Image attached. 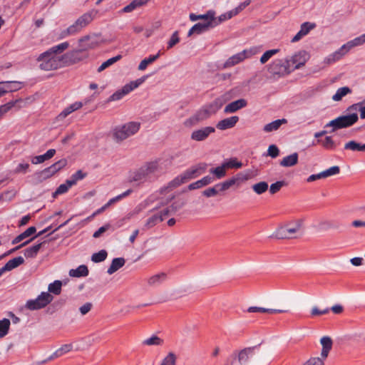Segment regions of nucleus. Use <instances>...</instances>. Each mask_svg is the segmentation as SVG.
Masks as SVG:
<instances>
[{
	"label": "nucleus",
	"mask_w": 365,
	"mask_h": 365,
	"mask_svg": "<svg viewBox=\"0 0 365 365\" xmlns=\"http://www.w3.org/2000/svg\"><path fill=\"white\" fill-rule=\"evenodd\" d=\"M287 122V120L285 118L275 120L269 123L266 124L263 128V130L265 133H270L277 130L282 124H285Z\"/></svg>",
	"instance_id": "obj_26"
},
{
	"label": "nucleus",
	"mask_w": 365,
	"mask_h": 365,
	"mask_svg": "<svg viewBox=\"0 0 365 365\" xmlns=\"http://www.w3.org/2000/svg\"><path fill=\"white\" fill-rule=\"evenodd\" d=\"M287 185V183L285 181H277L274 183H272L269 187V192L272 195H274L277 192H278L281 188L284 186Z\"/></svg>",
	"instance_id": "obj_64"
},
{
	"label": "nucleus",
	"mask_w": 365,
	"mask_h": 365,
	"mask_svg": "<svg viewBox=\"0 0 365 365\" xmlns=\"http://www.w3.org/2000/svg\"><path fill=\"white\" fill-rule=\"evenodd\" d=\"M247 312L250 313L252 312H261V313H269V314H277L286 312L287 310L279 309H269L259 307H250L247 309Z\"/></svg>",
	"instance_id": "obj_30"
},
{
	"label": "nucleus",
	"mask_w": 365,
	"mask_h": 365,
	"mask_svg": "<svg viewBox=\"0 0 365 365\" xmlns=\"http://www.w3.org/2000/svg\"><path fill=\"white\" fill-rule=\"evenodd\" d=\"M67 165V160L65 158L61 159L55 163L52 164L51 166L48 167L53 175H54L57 172L61 170Z\"/></svg>",
	"instance_id": "obj_47"
},
{
	"label": "nucleus",
	"mask_w": 365,
	"mask_h": 365,
	"mask_svg": "<svg viewBox=\"0 0 365 365\" xmlns=\"http://www.w3.org/2000/svg\"><path fill=\"white\" fill-rule=\"evenodd\" d=\"M67 165V160L65 158L61 159L55 163L52 164L51 166L48 167L53 175H54L57 172L61 170Z\"/></svg>",
	"instance_id": "obj_45"
},
{
	"label": "nucleus",
	"mask_w": 365,
	"mask_h": 365,
	"mask_svg": "<svg viewBox=\"0 0 365 365\" xmlns=\"http://www.w3.org/2000/svg\"><path fill=\"white\" fill-rule=\"evenodd\" d=\"M86 176V173H83L82 170H79L76 171L74 174H73L71 177L68 180L70 184L74 185L78 180L83 179Z\"/></svg>",
	"instance_id": "obj_61"
},
{
	"label": "nucleus",
	"mask_w": 365,
	"mask_h": 365,
	"mask_svg": "<svg viewBox=\"0 0 365 365\" xmlns=\"http://www.w3.org/2000/svg\"><path fill=\"white\" fill-rule=\"evenodd\" d=\"M317 142L321 143L324 148L328 150H334L336 146L331 136H327L324 140L318 139Z\"/></svg>",
	"instance_id": "obj_52"
},
{
	"label": "nucleus",
	"mask_w": 365,
	"mask_h": 365,
	"mask_svg": "<svg viewBox=\"0 0 365 365\" xmlns=\"http://www.w3.org/2000/svg\"><path fill=\"white\" fill-rule=\"evenodd\" d=\"M187 201L185 199L179 198L174 201L172 205L170 206L171 207L172 213H175L178 210H180L182 207L185 206Z\"/></svg>",
	"instance_id": "obj_62"
},
{
	"label": "nucleus",
	"mask_w": 365,
	"mask_h": 365,
	"mask_svg": "<svg viewBox=\"0 0 365 365\" xmlns=\"http://www.w3.org/2000/svg\"><path fill=\"white\" fill-rule=\"evenodd\" d=\"M298 154L294 153L292 155L284 157L280 162V165L282 167H292L298 163Z\"/></svg>",
	"instance_id": "obj_31"
},
{
	"label": "nucleus",
	"mask_w": 365,
	"mask_h": 365,
	"mask_svg": "<svg viewBox=\"0 0 365 365\" xmlns=\"http://www.w3.org/2000/svg\"><path fill=\"white\" fill-rule=\"evenodd\" d=\"M247 104L245 99L241 98L227 105L224 109L225 113H231L237 111L238 110L245 108Z\"/></svg>",
	"instance_id": "obj_19"
},
{
	"label": "nucleus",
	"mask_w": 365,
	"mask_h": 365,
	"mask_svg": "<svg viewBox=\"0 0 365 365\" xmlns=\"http://www.w3.org/2000/svg\"><path fill=\"white\" fill-rule=\"evenodd\" d=\"M303 225V220L297 219L279 227L274 236L278 240L297 239L302 236L301 229Z\"/></svg>",
	"instance_id": "obj_4"
},
{
	"label": "nucleus",
	"mask_w": 365,
	"mask_h": 365,
	"mask_svg": "<svg viewBox=\"0 0 365 365\" xmlns=\"http://www.w3.org/2000/svg\"><path fill=\"white\" fill-rule=\"evenodd\" d=\"M201 167H193L188 170H187L183 174V178L186 180V181L196 178L200 175V170Z\"/></svg>",
	"instance_id": "obj_50"
},
{
	"label": "nucleus",
	"mask_w": 365,
	"mask_h": 365,
	"mask_svg": "<svg viewBox=\"0 0 365 365\" xmlns=\"http://www.w3.org/2000/svg\"><path fill=\"white\" fill-rule=\"evenodd\" d=\"M364 43H365V34L354 38L351 41H348L346 43H345L342 46V48L345 49V51L347 53L352 48L363 45Z\"/></svg>",
	"instance_id": "obj_22"
},
{
	"label": "nucleus",
	"mask_w": 365,
	"mask_h": 365,
	"mask_svg": "<svg viewBox=\"0 0 365 365\" xmlns=\"http://www.w3.org/2000/svg\"><path fill=\"white\" fill-rule=\"evenodd\" d=\"M62 282L60 280H56L48 285V291L54 294H59L61 291Z\"/></svg>",
	"instance_id": "obj_60"
},
{
	"label": "nucleus",
	"mask_w": 365,
	"mask_h": 365,
	"mask_svg": "<svg viewBox=\"0 0 365 365\" xmlns=\"http://www.w3.org/2000/svg\"><path fill=\"white\" fill-rule=\"evenodd\" d=\"M69 44L68 42L61 43L57 46H54L46 51L40 54L37 58V61L40 62L39 68L43 71H51L57 69L62 66L63 58H69L71 60L76 58L78 53V51H73L71 53H66L63 57L57 56V53H60L68 48Z\"/></svg>",
	"instance_id": "obj_2"
},
{
	"label": "nucleus",
	"mask_w": 365,
	"mask_h": 365,
	"mask_svg": "<svg viewBox=\"0 0 365 365\" xmlns=\"http://www.w3.org/2000/svg\"><path fill=\"white\" fill-rule=\"evenodd\" d=\"M67 165V160L65 158L61 159L55 163L52 164L51 166L48 167L53 175H54L57 172L61 170Z\"/></svg>",
	"instance_id": "obj_48"
},
{
	"label": "nucleus",
	"mask_w": 365,
	"mask_h": 365,
	"mask_svg": "<svg viewBox=\"0 0 365 365\" xmlns=\"http://www.w3.org/2000/svg\"><path fill=\"white\" fill-rule=\"evenodd\" d=\"M166 279L167 274L165 272H160L148 277L146 280L147 285L149 287H157L163 284V282H164Z\"/></svg>",
	"instance_id": "obj_17"
},
{
	"label": "nucleus",
	"mask_w": 365,
	"mask_h": 365,
	"mask_svg": "<svg viewBox=\"0 0 365 365\" xmlns=\"http://www.w3.org/2000/svg\"><path fill=\"white\" fill-rule=\"evenodd\" d=\"M71 186H73L72 184H70L68 180H66L65 183L60 185L57 187L56 191L53 193V197H56L58 195L66 193Z\"/></svg>",
	"instance_id": "obj_59"
},
{
	"label": "nucleus",
	"mask_w": 365,
	"mask_h": 365,
	"mask_svg": "<svg viewBox=\"0 0 365 365\" xmlns=\"http://www.w3.org/2000/svg\"><path fill=\"white\" fill-rule=\"evenodd\" d=\"M170 165L171 160L170 159L159 158L147 162L139 168L130 172L128 182L138 187L146 182H153Z\"/></svg>",
	"instance_id": "obj_1"
},
{
	"label": "nucleus",
	"mask_w": 365,
	"mask_h": 365,
	"mask_svg": "<svg viewBox=\"0 0 365 365\" xmlns=\"http://www.w3.org/2000/svg\"><path fill=\"white\" fill-rule=\"evenodd\" d=\"M1 83H4L3 87H4L6 93L16 91L21 88V83L19 81H4Z\"/></svg>",
	"instance_id": "obj_42"
},
{
	"label": "nucleus",
	"mask_w": 365,
	"mask_h": 365,
	"mask_svg": "<svg viewBox=\"0 0 365 365\" xmlns=\"http://www.w3.org/2000/svg\"><path fill=\"white\" fill-rule=\"evenodd\" d=\"M142 344L146 346H161L163 344V339L156 335H153L143 341Z\"/></svg>",
	"instance_id": "obj_51"
},
{
	"label": "nucleus",
	"mask_w": 365,
	"mask_h": 365,
	"mask_svg": "<svg viewBox=\"0 0 365 365\" xmlns=\"http://www.w3.org/2000/svg\"><path fill=\"white\" fill-rule=\"evenodd\" d=\"M268 183L265 181L259 182L252 186V189L257 195H262L264 193L268 190Z\"/></svg>",
	"instance_id": "obj_44"
},
{
	"label": "nucleus",
	"mask_w": 365,
	"mask_h": 365,
	"mask_svg": "<svg viewBox=\"0 0 365 365\" xmlns=\"http://www.w3.org/2000/svg\"><path fill=\"white\" fill-rule=\"evenodd\" d=\"M213 25L211 23V21L207 22H200L197 24H195L188 31L187 36H190L194 34H202L207 31H208L210 29H212Z\"/></svg>",
	"instance_id": "obj_14"
},
{
	"label": "nucleus",
	"mask_w": 365,
	"mask_h": 365,
	"mask_svg": "<svg viewBox=\"0 0 365 365\" xmlns=\"http://www.w3.org/2000/svg\"><path fill=\"white\" fill-rule=\"evenodd\" d=\"M125 263V260L123 257L114 258L110 266L108 267L107 272L109 274H112L118 270L120 268L124 266Z\"/></svg>",
	"instance_id": "obj_29"
},
{
	"label": "nucleus",
	"mask_w": 365,
	"mask_h": 365,
	"mask_svg": "<svg viewBox=\"0 0 365 365\" xmlns=\"http://www.w3.org/2000/svg\"><path fill=\"white\" fill-rule=\"evenodd\" d=\"M140 129V123L129 122L122 125L116 126L113 130V138L116 143H121L135 134Z\"/></svg>",
	"instance_id": "obj_6"
},
{
	"label": "nucleus",
	"mask_w": 365,
	"mask_h": 365,
	"mask_svg": "<svg viewBox=\"0 0 365 365\" xmlns=\"http://www.w3.org/2000/svg\"><path fill=\"white\" fill-rule=\"evenodd\" d=\"M46 243V242H42L38 244H36L31 247H29L24 250V255L26 258H35L41 247Z\"/></svg>",
	"instance_id": "obj_27"
},
{
	"label": "nucleus",
	"mask_w": 365,
	"mask_h": 365,
	"mask_svg": "<svg viewBox=\"0 0 365 365\" xmlns=\"http://www.w3.org/2000/svg\"><path fill=\"white\" fill-rule=\"evenodd\" d=\"M351 93V90L347 86L339 88L337 89L336 93L332 96V100L334 101H339L344 96Z\"/></svg>",
	"instance_id": "obj_49"
},
{
	"label": "nucleus",
	"mask_w": 365,
	"mask_h": 365,
	"mask_svg": "<svg viewBox=\"0 0 365 365\" xmlns=\"http://www.w3.org/2000/svg\"><path fill=\"white\" fill-rule=\"evenodd\" d=\"M358 120L359 116L356 113L343 115L329 121L325 125V128L331 127V131L334 132L339 129L349 128L356 123Z\"/></svg>",
	"instance_id": "obj_7"
},
{
	"label": "nucleus",
	"mask_w": 365,
	"mask_h": 365,
	"mask_svg": "<svg viewBox=\"0 0 365 365\" xmlns=\"http://www.w3.org/2000/svg\"><path fill=\"white\" fill-rule=\"evenodd\" d=\"M34 176L38 182H42L52 177L53 174L51 173L48 168H46L41 171L35 173Z\"/></svg>",
	"instance_id": "obj_43"
},
{
	"label": "nucleus",
	"mask_w": 365,
	"mask_h": 365,
	"mask_svg": "<svg viewBox=\"0 0 365 365\" xmlns=\"http://www.w3.org/2000/svg\"><path fill=\"white\" fill-rule=\"evenodd\" d=\"M69 275L73 277H86L88 275V269L87 266L82 264L75 269H71L69 271Z\"/></svg>",
	"instance_id": "obj_34"
},
{
	"label": "nucleus",
	"mask_w": 365,
	"mask_h": 365,
	"mask_svg": "<svg viewBox=\"0 0 365 365\" xmlns=\"http://www.w3.org/2000/svg\"><path fill=\"white\" fill-rule=\"evenodd\" d=\"M163 221L162 216L159 215L158 214H155L150 217L145 222L144 225V229L148 230L155 225H156L158 223Z\"/></svg>",
	"instance_id": "obj_41"
},
{
	"label": "nucleus",
	"mask_w": 365,
	"mask_h": 365,
	"mask_svg": "<svg viewBox=\"0 0 365 365\" xmlns=\"http://www.w3.org/2000/svg\"><path fill=\"white\" fill-rule=\"evenodd\" d=\"M309 58V54L306 51H299L294 54L289 60V64L294 66V69H299L303 66Z\"/></svg>",
	"instance_id": "obj_11"
},
{
	"label": "nucleus",
	"mask_w": 365,
	"mask_h": 365,
	"mask_svg": "<svg viewBox=\"0 0 365 365\" xmlns=\"http://www.w3.org/2000/svg\"><path fill=\"white\" fill-rule=\"evenodd\" d=\"M239 120V117L234 115L220 120L216 127L217 129L225 130L233 128Z\"/></svg>",
	"instance_id": "obj_18"
},
{
	"label": "nucleus",
	"mask_w": 365,
	"mask_h": 365,
	"mask_svg": "<svg viewBox=\"0 0 365 365\" xmlns=\"http://www.w3.org/2000/svg\"><path fill=\"white\" fill-rule=\"evenodd\" d=\"M67 165V160L65 158L61 159L55 163L52 164L51 166L48 167L53 175H54L57 172L61 170Z\"/></svg>",
	"instance_id": "obj_46"
},
{
	"label": "nucleus",
	"mask_w": 365,
	"mask_h": 365,
	"mask_svg": "<svg viewBox=\"0 0 365 365\" xmlns=\"http://www.w3.org/2000/svg\"><path fill=\"white\" fill-rule=\"evenodd\" d=\"M292 70L290 69L289 60L276 59L268 68L269 73L274 77H281L289 74Z\"/></svg>",
	"instance_id": "obj_8"
},
{
	"label": "nucleus",
	"mask_w": 365,
	"mask_h": 365,
	"mask_svg": "<svg viewBox=\"0 0 365 365\" xmlns=\"http://www.w3.org/2000/svg\"><path fill=\"white\" fill-rule=\"evenodd\" d=\"M320 343L322 346L321 356L322 358L327 359L329 351H331L333 345V341L331 337L325 336L321 338Z\"/></svg>",
	"instance_id": "obj_20"
},
{
	"label": "nucleus",
	"mask_w": 365,
	"mask_h": 365,
	"mask_svg": "<svg viewBox=\"0 0 365 365\" xmlns=\"http://www.w3.org/2000/svg\"><path fill=\"white\" fill-rule=\"evenodd\" d=\"M262 356V351L259 345L245 348L232 354L239 365H258Z\"/></svg>",
	"instance_id": "obj_3"
},
{
	"label": "nucleus",
	"mask_w": 365,
	"mask_h": 365,
	"mask_svg": "<svg viewBox=\"0 0 365 365\" xmlns=\"http://www.w3.org/2000/svg\"><path fill=\"white\" fill-rule=\"evenodd\" d=\"M53 296L48 292H42L36 299L27 301L26 307L29 310H38L47 306L52 300Z\"/></svg>",
	"instance_id": "obj_10"
},
{
	"label": "nucleus",
	"mask_w": 365,
	"mask_h": 365,
	"mask_svg": "<svg viewBox=\"0 0 365 365\" xmlns=\"http://www.w3.org/2000/svg\"><path fill=\"white\" fill-rule=\"evenodd\" d=\"M146 78V76H143L136 81H131L129 83L125 84L121 89L116 91L113 94H112L108 98L106 102L109 103L121 99L124 96L128 94L130 92L141 85L145 81Z\"/></svg>",
	"instance_id": "obj_9"
},
{
	"label": "nucleus",
	"mask_w": 365,
	"mask_h": 365,
	"mask_svg": "<svg viewBox=\"0 0 365 365\" xmlns=\"http://www.w3.org/2000/svg\"><path fill=\"white\" fill-rule=\"evenodd\" d=\"M83 106L81 102H75L74 103L70 105L67 108H64L63 111L58 115V120H63L66 117H67L69 114L73 113L75 110H78Z\"/></svg>",
	"instance_id": "obj_24"
},
{
	"label": "nucleus",
	"mask_w": 365,
	"mask_h": 365,
	"mask_svg": "<svg viewBox=\"0 0 365 365\" xmlns=\"http://www.w3.org/2000/svg\"><path fill=\"white\" fill-rule=\"evenodd\" d=\"M108 256L106 250H101L98 252L94 253L91 256V260L95 263L103 262Z\"/></svg>",
	"instance_id": "obj_58"
},
{
	"label": "nucleus",
	"mask_w": 365,
	"mask_h": 365,
	"mask_svg": "<svg viewBox=\"0 0 365 365\" xmlns=\"http://www.w3.org/2000/svg\"><path fill=\"white\" fill-rule=\"evenodd\" d=\"M186 181L185 179L183 178V174L176 177L173 180H171L167 185L162 187L159 190L160 194L163 195L165 192H170L174 188L180 186V185L185 183Z\"/></svg>",
	"instance_id": "obj_15"
},
{
	"label": "nucleus",
	"mask_w": 365,
	"mask_h": 365,
	"mask_svg": "<svg viewBox=\"0 0 365 365\" xmlns=\"http://www.w3.org/2000/svg\"><path fill=\"white\" fill-rule=\"evenodd\" d=\"M346 53V51H345V49H343L342 46H341L339 50H337L336 51H335L333 53L328 56L324 59V62L327 64L332 63L335 62L336 61L339 60Z\"/></svg>",
	"instance_id": "obj_35"
},
{
	"label": "nucleus",
	"mask_w": 365,
	"mask_h": 365,
	"mask_svg": "<svg viewBox=\"0 0 365 365\" xmlns=\"http://www.w3.org/2000/svg\"><path fill=\"white\" fill-rule=\"evenodd\" d=\"M122 58V56L121 55H118L116 56H114L113 58H110L109 59H108L107 61H106L105 62H103L98 68V72H102L103 71H104L106 68H108L109 66H110L111 65H113V63H115V62H117L118 61L120 60Z\"/></svg>",
	"instance_id": "obj_54"
},
{
	"label": "nucleus",
	"mask_w": 365,
	"mask_h": 365,
	"mask_svg": "<svg viewBox=\"0 0 365 365\" xmlns=\"http://www.w3.org/2000/svg\"><path fill=\"white\" fill-rule=\"evenodd\" d=\"M81 29L80 27L76 24V21L73 24L70 26L68 28H67L66 30H63L61 33V38H64L69 35H73L78 32H79Z\"/></svg>",
	"instance_id": "obj_56"
},
{
	"label": "nucleus",
	"mask_w": 365,
	"mask_h": 365,
	"mask_svg": "<svg viewBox=\"0 0 365 365\" xmlns=\"http://www.w3.org/2000/svg\"><path fill=\"white\" fill-rule=\"evenodd\" d=\"M24 263V259L21 257H14L12 259L9 260L4 267L1 268L3 269L4 272H8L11 271L17 267H19L21 264H23Z\"/></svg>",
	"instance_id": "obj_21"
},
{
	"label": "nucleus",
	"mask_w": 365,
	"mask_h": 365,
	"mask_svg": "<svg viewBox=\"0 0 365 365\" xmlns=\"http://www.w3.org/2000/svg\"><path fill=\"white\" fill-rule=\"evenodd\" d=\"M210 173L213 174L216 179H221L226 175V168L222 163L220 166L210 169Z\"/></svg>",
	"instance_id": "obj_53"
},
{
	"label": "nucleus",
	"mask_w": 365,
	"mask_h": 365,
	"mask_svg": "<svg viewBox=\"0 0 365 365\" xmlns=\"http://www.w3.org/2000/svg\"><path fill=\"white\" fill-rule=\"evenodd\" d=\"M189 18L190 21H195L197 20H203V22H207L211 21V19L213 18V10L207 11L205 14L197 15L195 14L191 13L189 15Z\"/></svg>",
	"instance_id": "obj_33"
},
{
	"label": "nucleus",
	"mask_w": 365,
	"mask_h": 365,
	"mask_svg": "<svg viewBox=\"0 0 365 365\" xmlns=\"http://www.w3.org/2000/svg\"><path fill=\"white\" fill-rule=\"evenodd\" d=\"M215 132V128L212 126H206L195 130L190 135V138L195 141L205 140L211 133Z\"/></svg>",
	"instance_id": "obj_12"
},
{
	"label": "nucleus",
	"mask_w": 365,
	"mask_h": 365,
	"mask_svg": "<svg viewBox=\"0 0 365 365\" xmlns=\"http://www.w3.org/2000/svg\"><path fill=\"white\" fill-rule=\"evenodd\" d=\"M222 104L223 103L221 99H215L212 103L202 107L195 115L191 116L186 121V125L189 123L190 125H195L209 118L211 115L215 113L222 107Z\"/></svg>",
	"instance_id": "obj_5"
},
{
	"label": "nucleus",
	"mask_w": 365,
	"mask_h": 365,
	"mask_svg": "<svg viewBox=\"0 0 365 365\" xmlns=\"http://www.w3.org/2000/svg\"><path fill=\"white\" fill-rule=\"evenodd\" d=\"M214 180L215 179L213 177H211L210 175L205 176L202 178L201 180H199L195 182L190 184L188 185V189L192 190L202 187L212 183L214 181Z\"/></svg>",
	"instance_id": "obj_23"
},
{
	"label": "nucleus",
	"mask_w": 365,
	"mask_h": 365,
	"mask_svg": "<svg viewBox=\"0 0 365 365\" xmlns=\"http://www.w3.org/2000/svg\"><path fill=\"white\" fill-rule=\"evenodd\" d=\"M233 16H235L233 13L232 12V11H230L227 13L221 14L217 18L215 17V11L213 10V18L211 19L210 21L213 25V28H215V26L222 23L223 21L228 20Z\"/></svg>",
	"instance_id": "obj_28"
},
{
	"label": "nucleus",
	"mask_w": 365,
	"mask_h": 365,
	"mask_svg": "<svg viewBox=\"0 0 365 365\" xmlns=\"http://www.w3.org/2000/svg\"><path fill=\"white\" fill-rule=\"evenodd\" d=\"M186 181L185 179L183 178V174L176 177L173 180H171L167 185L162 187L159 190L160 194L163 195L165 192H170L174 188L180 186V185L185 183Z\"/></svg>",
	"instance_id": "obj_16"
},
{
	"label": "nucleus",
	"mask_w": 365,
	"mask_h": 365,
	"mask_svg": "<svg viewBox=\"0 0 365 365\" xmlns=\"http://www.w3.org/2000/svg\"><path fill=\"white\" fill-rule=\"evenodd\" d=\"M177 356L173 352H170L163 359L160 365H175Z\"/></svg>",
	"instance_id": "obj_63"
},
{
	"label": "nucleus",
	"mask_w": 365,
	"mask_h": 365,
	"mask_svg": "<svg viewBox=\"0 0 365 365\" xmlns=\"http://www.w3.org/2000/svg\"><path fill=\"white\" fill-rule=\"evenodd\" d=\"M93 20L92 13H86L80 16L76 21V23L80 27L81 29L86 27L88 24H90Z\"/></svg>",
	"instance_id": "obj_39"
},
{
	"label": "nucleus",
	"mask_w": 365,
	"mask_h": 365,
	"mask_svg": "<svg viewBox=\"0 0 365 365\" xmlns=\"http://www.w3.org/2000/svg\"><path fill=\"white\" fill-rule=\"evenodd\" d=\"M345 150H349L351 151H365V144H362L361 143H358L355 140H350L345 143L344 145Z\"/></svg>",
	"instance_id": "obj_37"
},
{
	"label": "nucleus",
	"mask_w": 365,
	"mask_h": 365,
	"mask_svg": "<svg viewBox=\"0 0 365 365\" xmlns=\"http://www.w3.org/2000/svg\"><path fill=\"white\" fill-rule=\"evenodd\" d=\"M251 54H252L251 51H247V50H244L242 52L235 54L232 56L230 57L225 61V63L224 64V67L229 68V67L233 66L242 62L245 58H248Z\"/></svg>",
	"instance_id": "obj_13"
},
{
	"label": "nucleus",
	"mask_w": 365,
	"mask_h": 365,
	"mask_svg": "<svg viewBox=\"0 0 365 365\" xmlns=\"http://www.w3.org/2000/svg\"><path fill=\"white\" fill-rule=\"evenodd\" d=\"M11 322L8 319L0 320V338L4 337L9 332Z\"/></svg>",
	"instance_id": "obj_57"
},
{
	"label": "nucleus",
	"mask_w": 365,
	"mask_h": 365,
	"mask_svg": "<svg viewBox=\"0 0 365 365\" xmlns=\"http://www.w3.org/2000/svg\"><path fill=\"white\" fill-rule=\"evenodd\" d=\"M160 56V51H159L156 55L150 56L148 58H145L141 61L140 64L138 65V70L143 71L147 66L156 61Z\"/></svg>",
	"instance_id": "obj_40"
},
{
	"label": "nucleus",
	"mask_w": 365,
	"mask_h": 365,
	"mask_svg": "<svg viewBox=\"0 0 365 365\" xmlns=\"http://www.w3.org/2000/svg\"><path fill=\"white\" fill-rule=\"evenodd\" d=\"M79 43H81V47L83 50L93 48L98 44V41L90 36H85L82 37L79 39Z\"/></svg>",
	"instance_id": "obj_25"
},
{
	"label": "nucleus",
	"mask_w": 365,
	"mask_h": 365,
	"mask_svg": "<svg viewBox=\"0 0 365 365\" xmlns=\"http://www.w3.org/2000/svg\"><path fill=\"white\" fill-rule=\"evenodd\" d=\"M226 169H238L242 167V163L236 158H232L223 163Z\"/></svg>",
	"instance_id": "obj_55"
},
{
	"label": "nucleus",
	"mask_w": 365,
	"mask_h": 365,
	"mask_svg": "<svg viewBox=\"0 0 365 365\" xmlns=\"http://www.w3.org/2000/svg\"><path fill=\"white\" fill-rule=\"evenodd\" d=\"M241 174H238L236 177L228 179L222 182L217 183V187H219V190L222 192L228 190L231 186L234 185L240 178L238 177Z\"/></svg>",
	"instance_id": "obj_36"
},
{
	"label": "nucleus",
	"mask_w": 365,
	"mask_h": 365,
	"mask_svg": "<svg viewBox=\"0 0 365 365\" xmlns=\"http://www.w3.org/2000/svg\"><path fill=\"white\" fill-rule=\"evenodd\" d=\"M93 20L92 13H86L80 16L76 21V23L80 27L81 29L86 27L88 24H90Z\"/></svg>",
	"instance_id": "obj_38"
},
{
	"label": "nucleus",
	"mask_w": 365,
	"mask_h": 365,
	"mask_svg": "<svg viewBox=\"0 0 365 365\" xmlns=\"http://www.w3.org/2000/svg\"><path fill=\"white\" fill-rule=\"evenodd\" d=\"M36 231L35 227L32 226L26 229L24 232L16 236L12 241V245H16L24 240V239L30 237L33 234H34Z\"/></svg>",
	"instance_id": "obj_32"
}]
</instances>
